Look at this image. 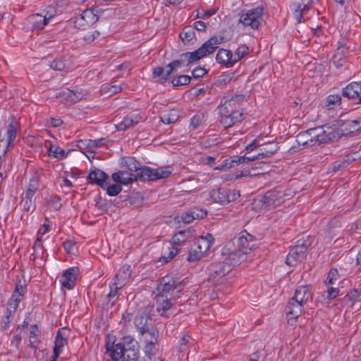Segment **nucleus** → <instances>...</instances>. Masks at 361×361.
Listing matches in <instances>:
<instances>
[{
  "label": "nucleus",
  "instance_id": "f257e3e1",
  "mask_svg": "<svg viewBox=\"0 0 361 361\" xmlns=\"http://www.w3.org/2000/svg\"><path fill=\"white\" fill-rule=\"evenodd\" d=\"M110 345L121 355V361H140L138 343L133 336H123L117 343L114 337L110 336Z\"/></svg>",
  "mask_w": 361,
  "mask_h": 361
},
{
  "label": "nucleus",
  "instance_id": "f03ea898",
  "mask_svg": "<svg viewBox=\"0 0 361 361\" xmlns=\"http://www.w3.org/2000/svg\"><path fill=\"white\" fill-rule=\"evenodd\" d=\"M255 237L246 231L240 233L238 237H235L226 244L225 250H232L234 246L247 255L251 250L255 249Z\"/></svg>",
  "mask_w": 361,
  "mask_h": 361
},
{
  "label": "nucleus",
  "instance_id": "7ed1b4c3",
  "mask_svg": "<svg viewBox=\"0 0 361 361\" xmlns=\"http://www.w3.org/2000/svg\"><path fill=\"white\" fill-rule=\"evenodd\" d=\"M186 62L185 57H180V59L173 60L166 65V68H168L166 73H164V68L158 66L154 68L152 72L153 78H159L158 82L160 84H164L171 78V75L174 74L178 68L184 65Z\"/></svg>",
  "mask_w": 361,
  "mask_h": 361
},
{
  "label": "nucleus",
  "instance_id": "20e7f679",
  "mask_svg": "<svg viewBox=\"0 0 361 361\" xmlns=\"http://www.w3.org/2000/svg\"><path fill=\"white\" fill-rule=\"evenodd\" d=\"M134 325L140 335L143 336L146 333L155 337L157 336V327L154 325L152 319L146 311L138 312L134 319Z\"/></svg>",
  "mask_w": 361,
  "mask_h": 361
},
{
  "label": "nucleus",
  "instance_id": "39448f33",
  "mask_svg": "<svg viewBox=\"0 0 361 361\" xmlns=\"http://www.w3.org/2000/svg\"><path fill=\"white\" fill-rule=\"evenodd\" d=\"M183 289V280L180 278L166 275L162 278L159 286L157 288L159 295H169L172 296V293L176 290L178 293H180Z\"/></svg>",
  "mask_w": 361,
  "mask_h": 361
},
{
  "label": "nucleus",
  "instance_id": "423d86ee",
  "mask_svg": "<svg viewBox=\"0 0 361 361\" xmlns=\"http://www.w3.org/2000/svg\"><path fill=\"white\" fill-rule=\"evenodd\" d=\"M173 170L171 166H166L157 169H151L148 166H145L142 171L139 173L138 176L141 181H154L168 178L173 172Z\"/></svg>",
  "mask_w": 361,
  "mask_h": 361
},
{
  "label": "nucleus",
  "instance_id": "0eeeda50",
  "mask_svg": "<svg viewBox=\"0 0 361 361\" xmlns=\"http://www.w3.org/2000/svg\"><path fill=\"white\" fill-rule=\"evenodd\" d=\"M231 271V265L224 261L211 263L207 268V281L216 284Z\"/></svg>",
  "mask_w": 361,
  "mask_h": 361
},
{
  "label": "nucleus",
  "instance_id": "6e6552de",
  "mask_svg": "<svg viewBox=\"0 0 361 361\" xmlns=\"http://www.w3.org/2000/svg\"><path fill=\"white\" fill-rule=\"evenodd\" d=\"M315 130H321V128H313L299 133L296 136L297 145H293L290 148L289 152L293 154L299 152L302 149L301 147L305 148L314 145L315 140L312 136L315 134Z\"/></svg>",
  "mask_w": 361,
  "mask_h": 361
},
{
  "label": "nucleus",
  "instance_id": "1a4fd4ad",
  "mask_svg": "<svg viewBox=\"0 0 361 361\" xmlns=\"http://www.w3.org/2000/svg\"><path fill=\"white\" fill-rule=\"evenodd\" d=\"M240 197L238 191L231 190L226 188L213 189L209 192V197L213 202L221 204H226L237 200Z\"/></svg>",
  "mask_w": 361,
  "mask_h": 361
},
{
  "label": "nucleus",
  "instance_id": "9d476101",
  "mask_svg": "<svg viewBox=\"0 0 361 361\" xmlns=\"http://www.w3.org/2000/svg\"><path fill=\"white\" fill-rule=\"evenodd\" d=\"M257 201L259 202L262 208L269 209L281 205L283 202V193L277 190L267 191L264 196L260 197Z\"/></svg>",
  "mask_w": 361,
  "mask_h": 361
},
{
  "label": "nucleus",
  "instance_id": "9b49d317",
  "mask_svg": "<svg viewBox=\"0 0 361 361\" xmlns=\"http://www.w3.org/2000/svg\"><path fill=\"white\" fill-rule=\"evenodd\" d=\"M263 14V8L257 7L243 13L239 21L245 26H250L252 29L257 30L261 25L260 20Z\"/></svg>",
  "mask_w": 361,
  "mask_h": 361
},
{
  "label": "nucleus",
  "instance_id": "f8f14e48",
  "mask_svg": "<svg viewBox=\"0 0 361 361\" xmlns=\"http://www.w3.org/2000/svg\"><path fill=\"white\" fill-rule=\"evenodd\" d=\"M310 244L307 245L305 243H300L294 246L286 257V264L288 266H295L297 262H302L306 257V252Z\"/></svg>",
  "mask_w": 361,
  "mask_h": 361
},
{
  "label": "nucleus",
  "instance_id": "ddd939ff",
  "mask_svg": "<svg viewBox=\"0 0 361 361\" xmlns=\"http://www.w3.org/2000/svg\"><path fill=\"white\" fill-rule=\"evenodd\" d=\"M225 250L226 245L222 249V255L225 256L223 261L226 262L227 264L231 265V270L235 266L239 264L246 258L247 255L235 246L234 249H232V250Z\"/></svg>",
  "mask_w": 361,
  "mask_h": 361
},
{
  "label": "nucleus",
  "instance_id": "4468645a",
  "mask_svg": "<svg viewBox=\"0 0 361 361\" xmlns=\"http://www.w3.org/2000/svg\"><path fill=\"white\" fill-rule=\"evenodd\" d=\"M226 41L222 34L214 35L199 47V50L206 57L213 54L219 47V44Z\"/></svg>",
  "mask_w": 361,
  "mask_h": 361
},
{
  "label": "nucleus",
  "instance_id": "2eb2a0df",
  "mask_svg": "<svg viewBox=\"0 0 361 361\" xmlns=\"http://www.w3.org/2000/svg\"><path fill=\"white\" fill-rule=\"evenodd\" d=\"M303 306L304 305L298 302V300L293 298L289 300L285 307V312L288 317V322L290 324L293 325L296 322V319L303 311Z\"/></svg>",
  "mask_w": 361,
  "mask_h": 361
},
{
  "label": "nucleus",
  "instance_id": "dca6fc26",
  "mask_svg": "<svg viewBox=\"0 0 361 361\" xmlns=\"http://www.w3.org/2000/svg\"><path fill=\"white\" fill-rule=\"evenodd\" d=\"M27 292V285L25 279H18L16 282L15 289L11 295V298L8 301V305L18 307L23 297Z\"/></svg>",
  "mask_w": 361,
  "mask_h": 361
},
{
  "label": "nucleus",
  "instance_id": "f3484780",
  "mask_svg": "<svg viewBox=\"0 0 361 361\" xmlns=\"http://www.w3.org/2000/svg\"><path fill=\"white\" fill-rule=\"evenodd\" d=\"M78 271L79 269L77 267L66 269L60 279L61 286L68 290L72 289L76 283Z\"/></svg>",
  "mask_w": 361,
  "mask_h": 361
},
{
  "label": "nucleus",
  "instance_id": "a211bd4d",
  "mask_svg": "<svg viewBox=\"0 0 361 361\" xmlns=\"http://www.w3.org/2000/svg\"><path fill=\"white\" fill-rule=\"evenodd\" d=\"M342 95L349 99H357V104H361V80L352 82L342 90Z\"/></svg>",
  "mask_w": 361,
  "mask_h": 361
},
{
  "label": "nucleus",
  "instance_id": "6ab92c4d",
  "mask_svg": "<svg viewBox=\"0 0 361 361\" xmlns=\"http://www.w3.org/2000/svg\"><path fill=\"white\" fill-rule=\"evenodd\" d=\"M312 3V0H293V15L298 23L302 22L303 14L310 9Z\"/></svg>",
  "mask_w": 361,
  "mask_h": 361
},
{
  "label": "nucleus",
  "instance_id": "aec40b11",
  "mask_svg": "<svg viewBox=\"0 0 361 361\" xmlns=\"http://www.w3.org/2000/svg\"><path fill=\"white\" fill-rule=\"evenodd\" d=\"M245 115L235 109H231L230 111H226V116H222L221 123L226 127H231L237 123H240L245 119Z\"/></svg>",
  "mask_w": 361,
  "mask_h": 361
},
{
  "label": "nucleus",
  "instance_id": "412c9836",
  "mask_svg": "<svg viewBox=\"0 0 361 361\" xmlns=\"http://www.w3.org/2000/svg\"><path fill=\"white\" fill-rule=\"evenodd\" d=\"M26 23L28 25V28L32 32L35 30H42L48 24L47 22V18H44V16L39 13H35L29 16L26 18Z\"/></svg>",
  "mask_w": 361,
  "mask_h": 361
},
{
  "label": "nucleus",
  "instance_id": "4be33fe9",
  "mask_svg": "<svg viewBox=\"0 0 361 361\" xmlns=\"http://www.w3.org/2000/svg\"><path fill=\"white\" fill-rule=\"evenodd\" d=\"M109 180V176L104 171L94 168L87 176L88 183L97 184L101 188L106 186V180Z\"/></svg>",
  "mask_w": 361,
  "mask_h": 361
},
{
  "label": "nucleus",
  "instance_id": "5701e85b",
  "mask_svg": "<svg viewBox=\"0 0 361 361\" xmlns=\"http://www.w3.org/2000/svg\"><path fill=\"white\" fill-rule=\"evenodd\" d=\"M250 158H247V156H232L225 159L221 164L214 168L215 170L223 171L231 169L235 166L240 164H248Z\"/></svg>",
  "mask_w": 361,
  "mask_h": 361
},
{
  "label": "nucleus",
  "instance_id": "b1692460",
  "mask_svg": "<svg viewBox=\"0 0 361 361\" xmlns=\"http://www.w3.org/2000/svg\"><path fill=\"white\" fill-rule=\"evenodd\" d=\"M194 233L195 230L190 228L178 231L172 238L173 244L178 246H180L182 244L183 245H188L190 241L194 239Z\"/></svg>",
  "mask_w": 361,
  "mask_h": 361
},
{
  "label": "nucleus",
  "instance_id": "393cba45",
  "mask_svg": "<svg viewBox=\"0 0 361 361\" xmlns=\"http://www.w3.org/2000/svg\"><path fill=\"white\" fill-rule=\"evenodd\" d=\"M192 242L195 247H198L204 255L214 244V238L211 233H207L205 236L194 238Z\"/></svg>",
  "mask_w": 361,
  "mask_h": 361
},
{
  "label": "nucleus",
  "instance_id": "a878e982",
  "mask_svg": "<svg viewBox=\"0 0 361 361\" xmlns=\"http://www.w3.org/2000/svg\"><path fill=\"white\" fill-rule=\"evenodd\" d=\"M131 275V267L128 264L123 265L117 272L114 276V282L116 285H119V287H123Z\"/></svg>",
  "mask_w": 361,
  "mask_h": 361
},
{
  "label": "nucleus",
  "instance_id": "bb28decb",
  "mask_svg": "<svg viewBox=\"0 0 361 361\" xmlns=\"http://www.w3.org/2000/svg\"><path fill=\"white\" fill-rule=\"evenodd\" d=\"M50 68L58 71H67L72 66L70 58L67 56H63L55 59L50 64Z\"/></svg>",
  "mask_w": 361,
  "mask_h": 361
},
{
  "label": "nucleus",
  "instance_id": "cd10ccee",
  "mask_svg": "<svg viewBox=\"0 0 361 361\" xmlns=\"http://www.w3.org/2000/svg\"><path fill=\"white\" fill-rule=\"evenodd\" d=\"M157 311L160 312L162 311L161 313H160V315L164 317L165 316V312L166 310H169L172 305V297L168 298L166 297V295H162L158 294L157 298Z\"/></svg>",
  "mask_w": 361,
  "mask_h": 361
},
{
  "label": "nucleus",
  "instance_id": "c85d7f7f",
  "mask_svg": "<svg viewBox=\"0 0 361 361\" xmlns=\"http://www.w3.org/2000/svg\"><path fill=\"white\" fill-rule=\"evenodd\" d=\"M312 298L311 293L307 286H299L295 291L294 296L292 298L298 300L300 303L305 305L309 299Z\"/></svg>",
  "mask_w": 361,
  "mask_h": 361
},
{
  "label": "nucleus",
  "instance_id": "c756f323",
  "mask_svg": "<svg viewBox=\"0 0 361 361\" xmlns=\"http://www.w3.org/2000/svg\"><path fill=\"white\" fill-rule=\"evenodd\" d=\"M17 308L18 307H14V306L7 303L5 315H4L1 319L2 331H6L8 329L10 323L13 319V314L16 312Z\"/></svg>",
  "mask_w": 361,
  "mask_h": 361
},
{
  "label": "nucleus",
  "instance_id": "7c9ffc66",
  "mask_svg": "<svg viewBox=\"0 0 361 361\" xmlns=\"http://www.w3.org/2000/svg\"><path fill=\"white\" fill-rule=\"evenodd\" d=\"M18 122L13 116L11 117V122L8 126L7 128V143H6V149L10 145H12L14 142L15 139L17 136V127Z\"/></svg>",
  "mask_w": 361,
  "mask_h": 361
},
{
  "label": "nucleus",
  "instance_id": "2f4dec72",
  "mask_svg": "<svg viewBox=\"0 0 361 361\" xmlns=\"http://www.w3.org/2000/svg\"><path fill=\"white\" fill-rule=\"evenodd\" d=\"M180 57H185L186 59V66H189L191 64L198 61L201 59L205 57L199 49L191 52H185L180 55Z\"/></svg>",
  "mask_w": 361,
  "mask_h": 361
},
{
  "label": "nucleus",
  "instance_id": "473e14b6",
  "mask_svg": "<svg viewBox=\"0 0 361 361\" xmlns=\"http://www.w3.org/2000/svg\"><path fill=\"white\" fill-rule=\"evenodd\" d=\"M141 118L140 116H135L134 118L126 116L123 121L116 125L118 130H126L128 128L137 124Z\"/></svg>",
  "mask_w": 361,
  "mask_h": 361
},
{
  "label": "nucleus",
  "instance_id": "72a5a7b5",
  "mask_svg": "<svg viewBox=\"0 0 361 361\" xmlns=\"http://www.w3.org/2000/svg\"><path fill=\"white\" fill-rule=\"evenodd\" d=\"M187 247L189 248L188 255L186 257L188 262H192L199 260L204 256L202 251L198 249V247H195L192 240L190 241V244Z\"/></svg>",
  "mask_w": 361,
  "mask_h": 361
},
{
  "label": "nucleus",
  "instance_id": "f704fd0d",
  "mask_svg": "<svg viewBox=\"0 0 361 361\" xmlns=\"http://www.w3.org/2000/svg\"><path fill=\"white\" fill-rule=\"evenodd\" d=\"M353 51V50L351 49L350 47L348 44V40L346 39L343 38L338 42V47L335 51L336 54L348 58Z\"/></svg>",
  "mask_w": 361,
  "mask_h": 361
},
{
  "label": "nucleus",
  "instance_id": "c9c22d12",
  "mask_svg": "<svg viewBox=\"0 0 361 361\" xmlns=\"http://www.w3.org/2000/svg\"><path fill=\"white\" fill-rule=\"evenodd\" d=\"M229 50L226 49H220L216 56V60L219 63L224 65L226 68L232 67L234 65L233 60L229 61L227 58Z\"/></svg>",
  "mask_w": 361,
  "mask_h": 361
},
{
  "label": "nucleus",
  "instance_id": "e433bc0d",
  "mask_svg": "<svg viewBox=\"0 0 361 361\" xmlns=\"http://www.w3.org/2000/svg\"><path fill=\"white\" fill-rule=\"evenodd\" d=\"M260 151L261 152H258L255 156L247 157V158L251 159H249V163L271 157L276 152V147H271V149L263 148V149H261Z\"/></svg>",
  "mask_w": 361,
  "mask_h": 361
},
{
  "label": "nucleus",
  "instance_id": "4c0bfd02",
  "mask_svg": "<svg viewBox=\"0 0 361 361\" xmlns=\"http://www.w3.org/2000/svg\"><path fill=\"white\" fill-rule=\"evenodd\" d=\"M180 118L179 111L172 109L168 114L160 117V121L164 124L175 123Z\"/></svg>",
  "mask_w": 361,
  "mask_h": 361
},
{
  "label": "nucleus",
  "instance_id": "58836bf2",
  "mask_svg": "<svg viewBox=\"0 0 361 361\" xmlns=\"http://www.w3.org/2000/svg\"><path fill=\"white\" fill-rule=\"evenodd\" d=\"M63 94L66 96V104H75L78 101L81 100L82 98V96L80 92H75L68 88L63 91Z\"/></svg>",
  "mask_w": 361,
  "mask_h": 361
},
{
  "label": "nucleus",
  "instance_id": "ea45409f",
  "mask_svg": "<svg viewBox=\"0 0 361 361\" xmlns=\"http://www.w3.org/2000/svg\"><path fill=\"white\" fill-rule=\"evenodd\" d=\"M80 19L85 21L87 25H91L97 22L99 17L92 9H86L80 15Z\"/></svg>",
  "mask_w": 361,
  "mask_h": 361
},
{
  "label": "nucleus",
  "instance_id": "a19ab883",
  "mask_svg": "<svg viewBox=\"0 0 361 361\" xmlns=\"http://www.w3.org/2000/svg\"><path fill=\"white\" fill-rule=\"evenodd\" d=\"M68 344V340L65 338L59 329L55 337L54 351L61 353L63 348Z\"/></svg>",
  "mask_w": 361,
  "mask_h": 361
},
{
  "label": "nucleus",
  "instance_id": "79ce46f5",
  "mask_svg": "<svg viewBox=\"0 0 361 361\" xmlns=\"http://www.w3.org/2000/svg\"><path fill=\"white\" fill-rule=\"evenodd\" d=\"M341 96L340 94L329 95L323 102V105L328 109H333L336 105H340Z\"/></svg>",
  "mask_w": 361,
  "mask_h": 361
},
{
  "label": "nucleus",
  "instance_id": "37998d69",
  "mask_svg": "<svg viewBox=\"0 0 361 361\" xmlns=\"http://www.w3.org/2000/svg\"><path fill=\"white\" fill-rule=\"evenodd\" d=\"M180 38L185 44L190 43L195 38V32L194 28L188 26L185 27L180 33Z\"/></svg>",
  "mask_w": 361,
  "mask_h": 361
},
{
  "label": "nucleus",
  "instance_id": "c03bdc74",
  "mask_svg": "<svg viewBox=\"0 0 361 361\" xmlns=\"http://www.w3.org/2000/svg\"><path fill=\"white\" fill-rule=\"evenodd\" d=\"M48 155L50 157H54L58 159H62L66 158L68 155V152L59 147H56L54 145H50L48 152Z\"/></svg>",
  "mask_w": 361,
  "mask_h": 361
},
{
  "label": "nucleus",
  "instance_id": "a18cd8bd",
  "mask_svg": "<svg viewBox=\"0 0 361 361\" xmlns=\"http://www.w3.org/2000/svg\"><path fill=\"white\" fill-rule=\"evenodd\" d=\"M312 137H314L315 140V144H323L326 143L332 140H334L336 137L335 133L333 131L327 133L326 130L324 131V133L322 135H320L319 133L314 134Z\"/></svg>",
  "mask_w": 361,
  "mask_h": 361
},
{
  "label": "nucleus",
  "instance_id": "49530a36",
  "mask_svg": "<svg viewBox=\"0 0 361 361\" xmlns=\"http://www.w3.org/2000/svg\"><path fill=\"white\" fill-rule=\"evenodd\" d=\"M125 164L130 171L140 173L145 166H141L140 164L134 157H128L125 161Z\"/></svg>",
  "mask_w": 361,
  "mask_h": 361
},
{
  "label": "nucleus",
  "instance_id": "de8ad7c7",
  "mask_svg": "<svg viewBox=\"0 0 361 361\" xmlns=\"http://www.w3.org/2000/svg\"><path fill=\"white\" fill-rule=\"evenodd\" d=\"M252 170L257 175L266 173L269 171V165L266 161H257L252 164Z\"/></svg>",
  "mask_w": 361,
  "mask_h": 361
},
{
  "label": "nucleus",
  "instance_id": "09e8293b",
  "mask_svg": "<svg viewBox=\"0 0 361 361\" xmlns=\"http://www.w3.org/2000/svg\"><path fill=\"white\" fill-rule=\"evenodd\" d=\"M104 190H106V193L109 196H116L118 195L122 190L121 185L119 184H113L109 185V180H106V186L102 188Z\"/></svg>",
  "mask_w": 361,
  "mask_h": 361
},
{
  "label": "nucleus",
  "instance_id": "8fccbe9b",
  "mask_svg": "<svg viewBox=\"0 0 361 361\" xmlns=\"http://www.w3.org/2000/svg\"><path fill=\"white\" fill-rule=\"evenodd\" d=\"M192 77L187 75H180L176 78H174L171 80L172 85L173 87H179L183 85H189L191 82Z\"/></svg>",
  "mask_w": 361,
  "mask_h": 361
},
{
  "label": "nucleus",
  "instance_id": "3c124183",
  "mask_svg": "<svg viewBox=\"0 0 361 361\" xmlns=\"http://www.w3.org/2000/svg\"><path fill=\"white\" fill-rule=\"evenodd\" d=\"M168 253L167 255H164L161 257V259L164 263H167L169 261H171L180 250V246L178 245H172L171 247L168 248Z\"/></svg>",
  "mask_w": 361,
  "mask_h": 361
},
{
  "label": "nucleus",
  "instance_id": "603ef678",
  "mask_svg": "<svg viewBox=\"0 0 361 361\" xmlns=\"http://www.w3.org/2000/svg\"><path fill=\"white\" fill-rule=\"evenodd\" d=\"M233 77V73H223L216 80L215 85L221 87L230 82Z\"/></svg>",
  "mask_w": 361,
  "mask_h": 361
},
{
  "label": "nucleus",
  "instance_id": "864d4df0",
  "mask_svg": "<svg viewBox=\"0 0 361 361\" xmlns=\"http://www.w3.org/2000/svg\"><path fill=\"white\" fill-rule=\"evenodd\" d=\"M105 347L106 353L111 357V361H119L121 360V355H118V352L115 351L114 348H111L109 335L106 337Z\"/></svg>",
  "mask_w": 361,
  "mask_h": 361
},
{
  "label": "nucleus",
  "instance_id": "5fc2aeb1",
  "mask_svg": "<svg viewBox=\"0 0 361 361\" xmlns=\"http://www.w3.org/2000/svg\"><path fill=\"white\" fill-rule=\"evenodd\" d=\"M123 287H119V285H116V282H114L112 285H110V291L109 294L106 295L109 302H111V305H114L115 300L117 299L118 295V291L119 289H121Z\"/></svg>",
  "mask_w": 361,
  "mask_h": 361
},
{
  "label": "nucleus",
  "instance_id": "6e6d98bb",
  "mask_svg": "<svg viewBox=\"0 0 361 361\" xmlns=\"http://www.w3.org/2000/svg\"><path fill=\"white\" fill-rule=\"evenodd\" d=\"M145 343L144 353L148 358L152 359L156 355L157 349L155 345L158 343H152V341H150Z\"/></svg>",
  "mask_w": 361,
  "mask_h": 361
},
{
  "label": "nucleus",
  "instance_id": "4d7b16f0",
  "mask_svg": "<svg viewBox=\"0 0 361 361\" xmlns=\"http://www.w3.org/2000/svg\"><path fill=\"white\" fill-rule=\"evenodd\" d=\"M204 116L203 114H195L190 121V127L193 130L197 129L204 123Z\"/></svg>",
  "mask_w": 361,
  "mask_h": 361
},
{
  "label": "nucleus",
  "instance_id": "13d9d810",
  "mask_svg": "<svg viewBox=\"0 0 361 361\" xmlns=\"http://www.w3.org/2000/svg\"><path fill=\"white\" fill-rule=\"evenodd\" d=\"M347 296L349 300L352 302L360 301L361 300V283L358 284L357 287L354 288L349 293Z\"/></svg>",
  "mask_w": 361,
  "mask_h": 361
},
{
  "label": "nucleus",
  "instance_id": "bf43d9fd",
  "mask_svg": "<svg viewBox=\"0 0 361 361\" xmlns=\"http://www.w3.org/2000/svg\"><path fill=\"white\" fill-rule=\"evenodd\" d=\"M249 48L246 45L239 47L234 53V64L240 60L244 56L248 54Z\"/></svg>",
  "mask_w": 361,
  "mask_h": 361
},
{
  "label": "nucleus",
  "instance_id": "052dcab7",
  "mask_svg": "<svg viewBox=\"0 0 361 361\" xmlns=\"http://www.w3.org/2000/svg\"><path fill=\"white\" fill-rule=\"evenodd\" d=\"M257 176V173L255 172L254 173L252 170V164L250 166L243 168V170L240 171H237L235 174V179H239L242 177H247V176Z\"/></svg>",
  "mask_w": 361,
  "mask_h": 361
},
{
  "label": "nucleus",
  "instance_id": "680f3d73",
  "mask_svg": "<svg viewBox=\"0 0 361 361\" xmlns=\"http://www.w3.org/2000/svg\"><path fill=\"white\" fill-rule=\"evenodd\" d=\"M123 175H128V172L124 171H119L118 172L114 173L111 176V178L113 181H114L117 184H123L125 185H128L130 180H121L122 176Z\"/></svg>",
  "mask_w": 361,
  "mask_h": 361
},
{
  "label": "nucleus",
  "instance_id": "e2e57ef3",
  "mask_svg": "<svg viewBox=\"0 0 361 361\" xmlns=\"http://www.w3.org/2000/svg\"><path fill=\"white\" fill-rule=\"evenodd\" d=\"M233 100L226 99L224 102H221L220 104V114L222 116H226V111H230L231 109H234Z\"/></svg>",
  "mask_w": 361,
  "mask_h": 361
},
{
  "label": "nucleus",
  "instance_id": "0e129e2a",
  "mask_svg": "<svg viewBox=\"0 0 361 361\" xmlns=\"http://www.w3.org/2000/svg\"><path fill=\"white\" fill-rule=\"evenodd\" d=\"M194 219H202L207 215V211L202 208L194 207L191 209Z\"/></svg>",
  "mask_w": 361,
  "mask_h": 361
},
{
  "label": "nucleus",
  "instance_id": "69168bd1",
  "mask_svg": "<svg viewBox=\"0 0 361 361\" xmlns=\"http://www.w3.org/2000/svg\"><path fill=\"white\" fill-rule=\"evenodd\" d=\"M217 10L215 8L209 9L204 11V9H197V18H209L211 16H214L216 13Z\"/></svg>",
  "mask_w": 361,
  "mask_h": 361
},
{
  "label": "nucleus",
  "instance_id": "338daca9",
  "mask_svg": "<svg viewBox=\"0 0 361 361\" xmlns=\"http://www.w3.org/2000/svg\"><path fill=\"white\" fill-rule=\"evenodd\" d=\"M347 62V58L341 56L337 54H334L332 58V63L336 68L343 67Z\"/></svg>",
  "mask_w": 361,
  "mask_h": 361
},
{
  "label": "nucleus",
  "instance_id": "774afa93",
  "mask_svg": "<svg viewBox=\"0 0 361 361\" xmlns=\"http://www.w3.org/2000/svg\"><path fill=\"white\" fill-rule=\"evenodd\" d=\"M190 336L188 335H184L179 341L178 346V351L179 353L185 352L188 350V343L189 342Z\"/></svg>",
  "mask_w": 361,
  "mask_h": 361
}]
</instances>
